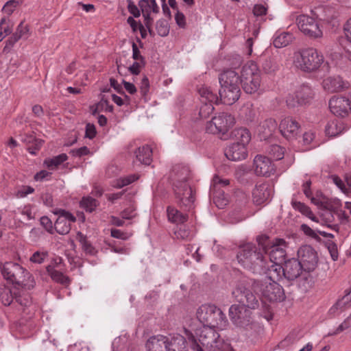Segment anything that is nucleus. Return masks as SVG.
Wrapping results in <instances>:
<instances>
[{
    "label": "nucleus",
    "mask_w": 351,
    "mask_h": 351,
    "mask_svg": "<svg viewBox=\"0 0 351 351\" xmlns=\"http://www.w3.org/2000/svg\"><path fill=\"white\" fill-rule=\"evenodd\" d=\"M70 154L73 156H77V157H81L82 156H86L90 154L89 149L86 147L83 146L78 149H73L70 151Z\"/></svg>",
    "instance_id": "57"
},
{
    "label": "nucleus",
    "mask_w": 351,
    "mask_h": 351,
    "mask_svg": "<svg viewBox=\"0 0 351 351\" xmlns=\"http://www.w3.org/2000/svg\"><path fill=\"white\" fill-rule=\"evenodd\" d=\"M286 103L289 108H295L298 106H301L300 98L296 97V93L293 94H289L286 97Z\"/></svg>",
    "instance_id": "55"
},
{
    "label": "nucleus",
    "mask_w": 351,
    "mask_h": 351,
    "mask_svg": "<svg viewBox=\"0 0 351 351\" xmlns=\"http://www.w3.org/2000/svg\"><path fill=\"white\" fill-rule=\"evenodd\" d=\"M225 156L228 160L232 161L244 160L247 156V147L242 144L233 143L226 148Z\"/></svg>",
    "instance_id": "22"
},
{
    "label": "nucleus",
    "mask_w": 351,
    "mask_h": 351,
    "mask_svg": "<svg viewBox=\"0 0 351 351\" xmlns=\"http://www.w3.org/2000/svg\"><path fill=\"white\" fill-rule=\"evenodd\" d=\"M240 78L236 71L229 69L220 74L219 81L221 86L239 87Z\"/></svg>",
    "instance_id": "24"
},
{
    "label": "nucleus",
    "mask_w": 351,
    "mask_h": 351,
    "mask_svg": "<svg viewBox=\"0 0 351 351\" xmlns=\"http://www.w3.org/2000/svg\"><path fill=\"white\" fill-rule=\"evenodd\" d=\"M238 262L253 273L261 274L267 267V258L261 247L247 243L243 245L237 254Z\"/></svg>",
    "instance_id": "2"
},
{
    "label": "nucleus",
    "mask_w": 351,
    "mask_h": 351,
    "mask_svg": "<svg viewBox=\"0 0 351 351\" xmlns=\"http://www.w3.org/2000/svg\"><path fill=\"white\" fill-rule=\"evenodd\" d=\"M267 8L261 4H256L253 8V14L255 16H263L267 13Z\"/></svg>",
    "instance_id": "60"
},
{
    "label": "nucleus",
    "mask_w": 351,
    "mask_h": 351,
    "mask_svg": "<svg viewBox=\"0 0 351 351\" xmlns=\"http://www.w3.org/2000/svg\"><path fill=\"white\" fill-rule=\"evenodd\" d=\"M3 32V34L5 36L9 35L12 32V27H10L6 18L3 17L1 19L0 22V32Z\"/></svg>",
    "instance_id": "56"
},
{
    "label": "nucleus",
    "mask_w": 351,
    "mask_h": 351,
    "mask_svg": "<svg viewBox=\"0 0 351 351\" xmlns=\"http://www.w3.org/2000/svg\"><path fill=\"white\" fill-rule=\"evenodd\" d=\"M296 97L300 98V101L302 105L306 104L313 97V91L312 88L308 86L303 84L300 86L295 91Z\"/></svg>",
    "instance_id": "32"
},
{
    "label": "nucleus",
    "mask_w": 351,
    "mask_h": 351,
    "mask_svg": "<svg viewBox=\"0 0 351 351\" xmlns=\"http://www.w3.org/2000/svg\"><path fill=\"white\" fill-rule=\"evenodd\" d=\"M157 33L160 36H166L169 32V27L166 21L158 20L156 24Z\"/></svg>",
    "instance_id": "51"
},
{
    "label": "nucleus",
    "mask_w": 351,
    "mask_h": 351,
    "mask_svg": "<svg viewBox=\"0 0 351 351\" xmlns=\"http://www.w3.org/2000/svg\"><path fill=\"white\" fill-rule=\"evenodd\" d=\"M202 106L200 107L199 114L202 118H206L214 110L213 104L215 103L210 102V103H202Z\"/></svg>",
    "instance_id": "53"
},
{
    "label": "nucleus",
    "mask_w": 351,
    "mask_h": 351,
    "mask_svg": "<svg viewBox=\"0 0 351 351\" xmlns=\"http://www.w3.org/2000/svg\"><path fill=\"white\" fill-rule=\"evenodd\" d=\"M40 223L47 232L50 233L52 232L53 224L51 221L47 217H42L40 218Z\"/></svg>",
    "instance_id": "63"
},
{
    "label": "nucleus",
    "mask_w": 351,
    "mask_h": 351,
    "mask_svg": "<svg viewBox=\"0 0 351 351\" xmlns=\"http://www.w3.org/2000/svg\"><path fill=\"white\" fill-rule=\"evenodd\" d=\"M349 328H351V315L346 319H345L344 322L341 323L335 331L330 332L328 335H336Z\"/></svg>",
    "instance_id": "54"
},
{
    "label": "nucleus",
    "mask_w": 351,
    "mask_h": 351,
    "mask_svg": "<svg viewBox=\"0 0 351 351\" xmlns=\"http://www.w3.org/2000/svg\"><path fill=\"white\" fill-rule=\"evenodd\" d=\"M229 315L234 325L246 330L252 329L254 322L252 311L244 305L233 304L229 308Z\"/></svg>",
    "instance_id": "12"
},
{
    "label": "nucleus",
    "mask_w": 351,
    "mask_h": 351,
    "mask_svg": "<svg viewBox=\"0 0 351 351\" xmlns=\"http://www.w3.org/2000/svg\"><path fill=\"white\" fill-rule=\"evenodd\" d=\"M201 103H217L218 97L216 94L206 86H202L199 89Z\"/></svg>",
    "instance_id": "39"
},
{
    "label": "nucleus",
    "mask_w": 351,
    "mask_h": 351,
    "mask_svg": "<svg viewBox=\"0 0 351 351\" xmlns=\"http://www.w3.org/2000/svg\"><path fill=\"white\" fill-rule=\"evenodd\" d=\"M99 205L97 200L92 197H84L80 201V206L85 209L86 212L91 213L95 210Z\"/></svg>",
    "instance_id": "43"
},
{
    "label": "nucleus",
    "mask_w": 351,
    "mask_h": 351,
    "mask_svg": "<svg viewBox=\"0 0 351 351\" xmlns=\"http://www.w3.org/2000/svg\"><path fill=\"white\" fill-rule=\"evenodd\" d=\"M240 83L246 93L253 94L259 90L261 84V71L255 62L250 61L242 66Z\"/></svg>",
    "instance_id": "10"
},
{
    "label": "nucleus",
    "mask_w": 351,
    "mask_h": 351,
    "mask_svg": "<svg viewBox=\"0 0 351 351\" xmlns=\"http://www.w3.org/2000/svg\"><path fill=\"white\" fill-rule=\"evenodd\" d=\"M139 6L143 13L159 12V8L156 4V0H141L139 2Z\"/></svg>",
    "instance_id": "42"
},
{
    "label": "nucleus",
    "mask_w": 351,
    "mask_h": 351,
    "mask_svg": "<svg viewBox=\"0 0 351 351\" xmlns=\"http://www.w3.org/2000/svg\"><path fill=\"white\" fill-rule=\"evenodd\" d=\"M299 29L306 36L312 38L322 37L323 32L317 21L307 15H300L297 18Z\"/></svg>",
    "instance_id": "14"
},
{
    "label": "nucleus",
    "mask_w": 351,
    "mask_h": 351,
    "mask_svg": "<svg viewBox=\"0 0 351 351\" xmlns=\"http://www.w3.org/2000/svg\"><path fill=\"white\" fill-rule=\"evenodd\" d=\"M302 269L304 267L298 260L289 259L285 263L283 276L289 280H293L300 276Z\"/></svg>",
    "instance_id": "21"
},
{
    "label": "nucleus",
    "mask_w": 351,
    "mask_h": 351,
    "mask_svg": "<svg viewBox=\"0 0 351 351\" xmlns=\"http://www.w3.org/2000/svg\"><path fill=\"white\" fill-rule=\"evenodd\" d=\"M234 117L228 112H220L206 124V132L213 134H226L234 124Z\"/></svg>",
    "instance_id": "11"
},
{
    "label": "nucleus",
    "mask_w": 351,
    "mask_h": 351,
    "mask_svg": "<svg viewBox=\"0 0 351 351\" xmlns=\"http://www.w3.org/2000/svg\"><path fill=\"white\" fill-rule=\"evenodd\" d=\"M96 129L93 124L87 123L86 125L85 136L90 139L93 138L96 135Z\"/></svg>",
    "instance_id": "62"
},
{
    "label": "nucleus",
    "mask_w": 351,
    "mask_h": 351,
    "mask_svg": "<svg viewBox=\"0 0 351 351\" xmlns=\"http://www.w3.org/2000/svg\"><path fill=\"white\" fill-rule=\"evenodd\" d=\"M268 152L274 159L278 160L283 158L285 148L278 145H272L269 147Z\"/></svg>",
    "instance_id": "48"
},
{
    "label": "nucleus",
    "mask_w": 351,
    "mask_h": 351,
    "mask_svg": "<svg viewBox=\"0 0 351 351\" xmlns=\"http://www.w3.org/2000/svg\"><path fill=\"white\" fill-rule=\"evenodd\" d=\"M80 237V242L82 244L83 250L89 254H94L95 253V247L91 243L87 240L86 237L82 233H78Z\"/></svg>",
    "instance_id": "49"
},
{
    "label": "nucleus",
    "mask_w": 351,
    "mask_h": 351,
    "mask_svg": "<svg viewBox=\"0 0 351 351\" xmlns=\"http://www.w3.org/2000/svg\"><path fill=\"white\" fill-rule=\"evenodd\" d=\"M210 193L213 195L214 203L219 208L222 209L228 204V197L223 191L210 190Z\"/></svg>",
    "instance_id": "37"
},
{
    "label": "nucleus",
    "mask_w": 351,
    "mask_h": 351,
    "mask_svg": "<svg viewBox=\"0 0 351 351\" xmlns=\"http://www.w3.org/2000/svg\"><path fill=\"white\" fill-rule=\"evenodd\" d=\"M111 236L114 238L120 239L122 240H127L130 237V235L128 233L123 232L118 229H112Z\"/></svg>",
    "instance_id": "61"
},
{
    "label": "nucleus",
    "mask_w": 351,
    "mask_h": 351,
    "mask_svg": "<svg viewBox=\"0 0 351 351\" xmlns=\"http://www.w3.org/2000/svg\"><path fill=\"white\" fill-rule=\"evenodd\" d=\"M323 88L328 92H337L343 90L346 87V84L339 76L328 77L324 80Z\"/></svg>",
    "instance_id": "26"
},
{
    "label": "nucleus",
    "mask_w": 351,
    "mask_h": 351,
    "mask_svg": "<svg viewBox=\"0 0 351 351\" xmlns=\"http://www.w3.org/2000/svg\"><path fill=\"white\" fill-rule=\"evenodd\" d=\"M132 58L136 62L145 63V58L141 56L136 44L134 43H132Z\"/></svg>",
    "instance_id": "59"
},
{
    "label": "nucleus",
    "mask_w": 351,
    "mask_h": 351,
    "mask_svg": "<svg viewBox=\"0 0 351 351\" xmlns=\"http://www.w3.org/2000/svg\"><path fill=\"white\" fill-rule=\"evenodd\" d=\"M136 158L140 163L149 165L152 160V149L149 145L139 147L136 152Z\"/></svg>",
    "instance_id": "31"
},
{
    "label": "nucleus",
    "mask_w": 351,
    "mask_h": 351,
    "mask_svg": "<svg viewBox=\"0 0 351 351\" xmlns=\"http://www.w3.org/2000/svg\"><path fill=\"white\" fill-rule=\"evenodd\" d=\"M324 62L322 53L313 47L302 49L294 53L295 66L304 72L317 71Z\"/></svg>",
    "instance_id": "6"
},
{
    "label": "nucleus",
    "mask_w": 351,
    "mask_h": 351,
    "mask_svg": "<svg viewBox=\"0 0 351 351\" xmlns=\"http://www.w3.org/2000/svg\"><path fill=\"white\" fill-rule=\"evenodd\" d=\"M294 38L295 37L292 33L278 30L273 36V45L276 48H283L289 45Z\"/></svg>",
    "instance_id": "25"
},
{
    "label": "nucleus",
    "mask_w": 351,
    "mask_h": 351,
    "mask_svg": "<svg viewBox=\"0 0 351 351\" xmlns=\"http://www.w3.org/2000/svg\"><path fill=\"white\" fill-rule=\"evenodd\" d=\"M186 343L190 345L189 341L187 342L186 339L180 335L174 336L171 340L167 337L165 350L167 351H186Z\"/></svg>",
    "instance_id": "27"
},
{
    "label": "nucleus",
    "mask_w": 351,
    "mask_h": 351,
    "mask_svg": "<svg viewBox=\"0 0 351 351\" xmlns=\"http://www.w3.org/2000/svg\"><path fill=\"white\" fill-rule=\"evenodd\" d=\"M53 213L58 215L55 223L56 231L62 235L68 234L71 230V223L76 221V217L70 212L62 209L57 208Z\"/></svg>",
    "instance_id": "16"
},
{
    "label": "nucleus",
    "mask_w": 351,
    "mask_h": 351,
    "mask_svg": "<svg viewBox=\"0 0 351 351\" xmlns=\"http://www.w3.org/2000/svg\"><path fill=\"white\" fill-rule=\"evenodd\" d=\"M137 178L134 175H131L125 178H121L116 180L114 186L120 189L132 183Z\"/></svg>",
    "instance_id": "52"
},
{
    "label": "nucleus",
    "mask_w": 351,
    "mask_h": 351,
    "mask_svg": "<svg viewBox=\"0 0 351 351\" xmlns=\"http://www.w3.org/2000/svg\"><path fill=\"white\" fill-rule=\"evenodd\" d=\"M167 343V337L162 335L150 337L147 343L146 348L148 351H163Z\"/></svg>",
    "instance_id": "28"
},
{
    "label": "nucleus",
    "mask_w": 351,
    "mask_h": 351,
    "mask_svg": "<svg viewBox=\"0 0 351 351\" xmlns=\"http://www.w3.org/2000/svg\"><path fill=\"white\" fill-rule=\"evenodd\" d=\"M21 141L26 144L35 145V149H39L43 143V141L36 138L34 134H24Z\"/></svg>",
    "instance_id": "44"
},
{
    "label": "nucleus",
    "mask_w": 351,
    "mask_h": 351,
    "mask_svg": "<svg viewBox=\"0 0 351 351\" xmlns=\"http://www.w3.org/2000/svg\"><path fill=\"white\" fill-rule=\"evenodd\" d=\"M240 87L221 86L219 91L220 99L226 105L234 104L240 97Z\"/></svg>",
    "instance_id": "23"
},
{
    "label": "nucleus",
    "mask_w": 351,
    "mask_h": 351,
    "mask_svg": "<svg viewBox=\"0 0 351 351\" xmlns=\"http://www.w3.org/2000/svg\"><path fill=\"white\" fill-rule=\"evenodd\" d=\"M197 318L204 326L223 330L228 325V320L221 310L213 304H203L197 311Z\"/></svg>",
    "instance_id": "9"
},
{
    "label": "nucleus",
    "mask_w": 351,
    "mask_h": 351,
    "mask_svg": "<svg viewBox=\"0 0 351 351\" xmlns=\"http://www.w3.org/2000/svg\"><path fill=\"white\" fill-rule=\"evenodd\" d=\"M230 180L226 178H221L219 176H215L213 178L210 190L221 191V187L229 185Z\"/></svg>",
    "instance_id": "47"
},
{
    "label": "nucleus",
    "mask_w": 351,
    "mask_h": 351,
    "mask_svg": "<svg viewBox=\"0 0 351 351\" xmlns=\"http://www.w3.org/2000/svg\"><path fill=\"white\" fill-rule=\"evenodd\" d=\"M263 70L267 73L275 72L279 69V64L276 57H267L262 63Z\"/></svg>",
    "instance_id": "41"
},
{
    "label": "nucleus",
    "mask_w": 351,
    "mask_h": 351,
    "mask_svg": "<svg viewBox=\"0 0 351 351\" xmlns=\"http://www.w3.org/2000/svg\"><path fill=\"white\" fill-rule=\"evenodd\" d=\"M1 273L7 280L24 289H31L35 285L33 276L18 263H5L3 266Z\"/></svg>",
    "instance_id": "7"
},
{
    "label": "nucleus",
    "mask_w": 351,
    "mask_h": 351,
    "mask_svg": "<svg viewBox=\"0 0 351 351\" xmlns=\"http://www.w3.org/2000/svg\"><path fill=\"white\" fill-rule=\"evenodd\" d=\"M20 287H14L13 289L4 287L0 290V300L5 306H9L11 304H17L19 310L22 311L25 315L33 314L35 307L32 304L29 295L19 288Z\"/></svg>",
    "instance_id": "5"
},
{
    "label": "nucleus",
    "mask_w": 351,
    "mask_h": 351,
    "mask_svg": "<svg viewBox=\"0 0 351 351\" xmlns=\"http://www.w3.org/2000/svg\"><path fill=\"white\" fill-rule=\"evenodd\" d=\"M278 124L275 119L269 118L265 120L260 125L259 132L263 134L264 138L272 134L276 130Z\"/></svg>",
    "instance_id": "36"
},
{
    "label": "nucleus",
    "mask_w": 351,
    "mask_h": 351,
    "mask_svg": "<svg viewBox=\"0 0 351 351\" xmlns=\"http://www.w3.org/2000/svg\"><path fill=\"white\" fill-rule=\"evenodd\" d=\"M46 269L48 274L53 281L65 286L70 284V278L64 275L63 273L55 269L51 265H48L46 267Z\"/></svg>",
    "instance_id": "33"
},
{
    "label": "nucleus",
    "mask_w": 351,
    "mask_h": 351,
    "mask_svg": "<svg viewBox=\"0 0 351 351\" xmlns=\"http://www.w3.org/2000/svg\"><path fill=\"white\" fill-rule=\"evenodd\" d=\"M298 256L304 270L310 272L317 266L318 258L317 252L310 245H302L298 250Z\"/></svg>",
    "instance_id": "15"
},
{
    "label": "nucleus",
    "mask_w": 351,
    "mask_h": 351,
    "mask_svg": "<svg viewBox=\"0 0 351 351\" xmlns=\"http://www.w3.org/2000/svg\"><path fill=\"white\" fill-rule=\"evenodd\" d=\"M189 176V167L180 165L173 167L171 174L173 191L178 203L181 206L189 209L194 202L193 191L187 183Z\"/></svg>",
    "instance_id": "1"
},
{
    "label": "nucleus",
    "mask_w": 351,
    "mask_h": 351,
    "mask_svg": "<svg viewBox=\"0 0 351 351\" xmlns=\"http://www.w3.org/2000/svg\"><path fill=\"white\" fill-rule=\"evenodd\" d=\"M169 221L175 223H183L187 221L188 216L173 207L169 206L167 210Z\"/></svg>",
    "instance_id": "35"
},
{
    "label": "nucleus",
    "mask_w": 351,
    "mask_h": 351,
    "mask_svg": "<svg viewBox=\"0 0 351 351\" xmlns=\"http://www.w3.org/2000/svg\"><path fill=\"white\" fill-rule=\"evenodd\" d=\"M271 266H267L265 269V271H267V278L265 280H271L276 282L279 280L282 276H283V267L280 263H273Z\"/></svg>",
    "instance_id": "30"
},
{
    "label": "nucleus",
    "mask_w": 351,
    "mask_h": 351,
    "mask_svg": "<svg viewBox=\"0 0 351 351\" xmlns=\"http://www.w3.org/2000/svg\"><path fill=\"white\" fill-rule=\"evenodd\" d=\"M300 125L293 117H287L280 121L279 130L281 134L287 139H293L299 134Z\"/></svg>",
    "instance_id": "18"
},
{
    "label": "nucleus",
    "mask_w": 351,
    "mask_h": 351,
    "mask_svg": "<svg viewBox=\"0 0 351 351\" xmlns=\"http://www.w3.org/2000/svg\"><path fill=\"white\" fill-rule=\"evenodd\" d=\"M273 193V186L269 183H258L252 192L253 201L257 205L264 204L271 199Z\"/></svg>",
    "instance_id": "19"
},
{
    "label": "nucleus",
    "mask_w": 351,
    "mask_h": 351,
    "mask_svg": "<svg viewBox=\"0 0 351 351\" xmlns=\"http://www.w3.org/2000/svg\"><path fill=\"white\" fill-rule=\"evenodd\" d=\"M329 108L332 114L340 117L348 115L351 110L350 104L348 99L336 96L330 99Z\"/></svg>",
    "instance_id": "20"
},
{
    "label": "nucleus",
    "mask_w": 351,
    "mask_h": 351,
    "mask_svg": "<svg viewBox=\"0 0 351 351\" xmlns=\"http://www.w3.org/2000/svg\"><path fill=\"white\" fill-rule=\"evenodd\" d=\"M13 36L16 37L18 40L21 38L26 39L29 36V27L28 25L24 24L23 22H21L17 26L16 32L13 34Z\"/></svg>",
    "instance_id": "46"
},
{
    "label": "nucleus",
    "mask_w": 351,
    "mask_h": 351,
    "mask_svg": "<svg viewBox=\"0 0 351 351\" xmlns=\"http://www.w3.org/2000/svg\"><path fill=\"white\" fill-rule=\"evenodd\" d=\"M259 287H261V282L258 280H241L237 282L232 295L239 305L255 309L259 305V297L257 295Z\"/></svg>",
    "instance_id": "3"
},
{
    "label": "nucleus",
    "mask_w": 351,
    "mask_h": 351,
    "mask_svg": "<svg viewBox=\"0 0 351 351\" xmlns=\"http://www.w3.org/2000/svg\"><path fill=\"white\" fill-rule=\"evenodd\" d=\"M112 99L119 106L130 104V97L126 95H124V97L122 98L117 95L113 94L112 95Z\"/></svg>",
    "instance_id": "58"
},
{
    "label": "nucleus",
    "mask_w": 351,
    "mask_h": 351,
    "mask_svg": "<svg viewBox=\"0 0 351 351\" xmlns=\"http://www.w3.org/2000/svg\"><path fill=\"white\" fill-rule=\"evenodd\" d=\"M232 135L235 140L234 143L242 144L245 147H247L251 140V134L246 128L235 129L232 132Z\"/></svg>",
    "instance_id": "34"
},
{
    "label": "nucleus",
    "mask_w": 351,
    "mask_h": 351,
    "mask_svg": "<svg viewBox=\"0 0 351 351\" xmlns=\"http://www.w3.org/2000/svg\"><path fill=\"white\" fill-rule=\"evenodd\" d=\"M214 328V327L203 326L197 330L196 334L198 337L199 343L189 330L184 329L191 349L193 351H203L202 347H204L207 350H211L219 346L220 343L224 342L219 338V335Z\"/></svg>",
    "instance_id": "4"
},
{
    "label": "nucleus",
    "mask_w": 351,
    "mask_h": 351,
    "mask_svg": "<svg viewBox=\"0 0 351 351\" xmlns=\"http://www.w3.org/2000/svg\"><path fill=\"white\" fill-rule=\"evenodd\" d=\"M259 292L262 296L270 302H282L285 299L284 289L281 285L274 281H260Z\"/></svg>",
    "instance_id": "13"
},
{
    "label": "nucleus",
    "mask_w": 351,
    "mask_h": 351,
    "mask_svg": "<svg viewBox=\"0 0 351 351\" xmlns=\"http://www.w3.org/2000/svg\"><path fill=\"white\" fill-rule=\"evenodd\" d=\"M209 351H235L230 343L226 342L220 343L219 346Z\"/></svg>",
    "instance_id": "64"
},
{
    "label": "nucleus",
    "mask_w": 351,
    "mask_h": 351,
    "mask_svg": "<svg viewBox=\"0 0 351 351\" xmlns=\"http://www.w3.org/2000/svg\"><path fill=\"white\" fill-rule=\"evenodd\" d=\"M68 159L66 154H61L51 158H46L44 165L51 170L56 169L59 165L65 162Z\"/></svg>",
    "instance_id": "40"
},
{
    "label": "nucleus",
    "mask_w": 351,
    "mask_h": 351,
    "mask_svg": "<svg viewBox=\"0 0 351 351\" xmlns=\"http://www.w3.org/2000/svg\"><path fill=\"white\" fill-rule=\"evenodd\" d=\"M253 168L257 176L269 177L275 172L274 165L270 158L257 155L254 159Z\"/></svg>",
    "instance_id": "17"
},
{
    "label": "nucleus",
    "mask_w": 351,
    "mask_h": 351,
    "mask_svg": "<svg viewBox=\"0 0 351 351\" xmlns=\"http://www.w3.org/2000/svg\"><path fill=\"white\" fill-rule=\"evenodd\" d=\"M174 234L177 239L182 240L190 239L193 236L190 230L182 225L176 228Z\"/></svg>",
    "instance_id": "45"
},
{
    "label": "nucleus",
    "mask_w": 351,
    "mask_h": 351,
    "mask_svg": "<svg viewBox=\"0 0 351 351\" xmlns=\"http://www.w3.org/2000/svg\"><path fill=\"white\" fill-rule=\"evenodd\" d=\"M257 242L264 252V255L268 254L271 263H285L287 243L285 239L275 238L270 241L268 237L262 235L257 237Z\"/></svg>",
    "instance_id": "8"
},
{
    "label": "nucleus",
    "mask_w": 351,
    "mask_h": 351,
    "mask_svg": "<svg viewBox=\"0 0 351 351\" xmlns=\"http://www.w3.org/2000/svg\"><path fill=\"white\" fill-rule=\"evenodd\" d=\"M48 256L49 253L47 251H36L31 256L29 261L34 263L41 264Z\"/></svg>",
    "instance_id": "50"
},
{
    "label": "nucleus",
    "mask_w": 351,
    "mask_h": 351,
    "mask_svg": "<svg viewBox=\"0 0 351 351\" xmlns=\"http://www.w3.org/2000/svg\"><path fill=\"white\" fill-rule=\"evenodd\" d=\"M346 127L341 120L335 119L329 122L326 127V133L330 136H336L343 131L347 130Z\"/></svg>",
    "instance_id": "29"
},
{
    "label": "nucleus",
    "mask_w": 351,
    "mask_h": 351,
    "mask_svg": "<svg viewBox=\"0 0 351 351\" xmlns=\"http://www.w3.org/2000/svg\"><path fill=\"white\" fill-rule=\"evenodd\" d=\"M291 205L295 210L299 211L302 215L311 219L312 221L315 222L318 221L317 218L313 215L311 208L304 203L295 200H292Z\"/></svg>",
    "instance_id": "38"
}]
</instances>
